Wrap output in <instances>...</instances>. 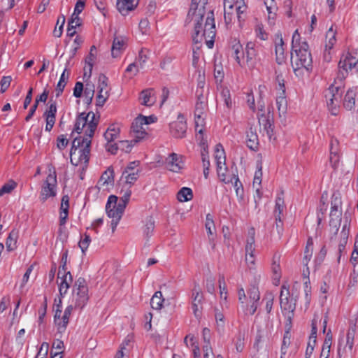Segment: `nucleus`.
<instances>
[{
  "label": "nucleus",
  "mask_w": 358,
  "mask_h": 358,
  "mask_svg": "<svg viewBox=\"0 0 358 358\" xmlns=\"http://www.w3.org/2000/svg\"><path fill=\"white\" fill-rule=\"evenodd\" d=\"M99 124V120L96 119L93 112L81 113L76 117L73 131L80 134L83 129L85 137H76L72 142L70 150L71 162L73 165L78 166L79 163H88L90 154L91 138L94 134Z\"/></svg>",
  "instance_id": "1"
},
{
  "label": "nucleus",
  "mask_w": 358,
  "mask_h": 358,
  "mask_svg": "<svg viewBox=\"0 0 358 358\" xmlns=\"http://www.w3.org/2000/svg\"><path fill=\"white\" fill-rule=\"evenodd\" d=\"M208 0H192L190 8L187 14V19L190 17L194 20L195 24L192 40L195 44L201 43L203 38L214 39L216 34L214 13L213 10L208 12L204 28H203V17L206 14V6Z\"/></svg>",
  "instance_id": "2"
},
{
  "label": "nucleus",
  "mask_w": 358,
  "mask_h": 358,
  "mask_svg": "<svg viewBox=\"0 0 358 358\" xmlns=\"http://www.w3.org/2000/svg\"><path fill=\"white\" fill-rule=\"evenodd\" d=\"M300 34L296 30L292 35L291 63L296 76L303 74V69L309 71L313 68V59L306 41L300 42Z\"/></svg>",
  "instance_id": "3"
},
{
  "label": "nucleus",
  "mask_w": 358,
  "mask_h": 358,
  "mask_svg": "<svg viewBox=\"0 0 358 358\" xmlns=\"http://www.w3.org/2000/svg\"><path fill=\"white\" fill-rule=\"evenodd\" d=\"M349 71L355 73L358 76V59L348 52L343 55L338 64V73L335 79V83L339 80L342 83L346 78Z\"/></svg>",
  "instance_id": "4"
},
{
  "label": "nucleus",
  "mask_w": 358,
  "mask_h": 358,
  "mask_svg": "<svg viewBox=\"0 0 358 358\" xmlns=\"http://www.w3.org/2000/svg\"><path fill=\"white\" fill-rule=\"evenodd\" d=\"M338 82L340 81L337 80L336 83L334 82L331 84L324 93L327 106L333 115H336L338 113L343 93L341 85H336ZM340 84H342V83H340Z\"/></svg>",
  "instance_id": "5"
},
{
  "label": "nucleus",
  "mask_w": 358,
  "mask_h": 358,
  "mask_svg": "<svg viewBox=\"0 0 358 358\" xmlns=\"http://www.w3.org/2000/svg\"><path fill=\"white\" fill-rule=\"evenodd\" d=\"M49 174L42 187L40 200L44 203L48 198L56 195L57 174L55 168H49Z\"/></svg>",
  "instance_id": "6"
},
{
  "label": "nucleus",
  "mask_w": 358,
  "mask_h": 358,
  "mask_svg": "<svg viewBox=\"0 0 358 358\" xmlns=\"http://www.w3.org/2000/svg\"><path fill=\"white\" fill-rule=\"evenodd\" d=\"M73 309V305L68 306L64 310L62 316V310L59 309H55L54 315V324L57 327V334L62 335L66 331Z\"/></svg>",
  "instance_id": "7"
},
{
  "label": "nucleus",
  "mask_w": 358,
  "mask_h": 358,
  "mask_svg": "<svg viewBox=\"0 0 358 358\" xmlns=\"http://www.w3.org/2000/svg\"><path fill=\"white\" fill-rule=\"evenodd\" d=\"M148 119L152 118V117H146L141 115L136 118H135L134 122H132L131 126V131L134 134V143H138L145 137V135H147V133L145 129L143 128V125H147L150 124V122H148Z\"/></svg>",
  "instance_id": "8"
},
{
  "label": "nucleus",
  "mask_w": 358,
  "mask_h": 358,
  "mask_svg": "<svg viewBox=\"0 0 358 358\" xmlns=\"http://www.w3.org/2000/svg\"><path fill=\"white\" fill-rule=\"evenodd\" d=\"M187 125L185 116L179 113L177 120L172 122L169 124L170 133L176 138H183L185 137Z\"/></svg>",
  "instance_id": "9"
},
{
  "label": "nucleus",
  "mask_w": 358,
  "mask_h": 358,
  "mask_svg": "<svg viewBox=\"0 0 358 358\" xmlns=\"http://www.w3.org/2000/svg\"><path fill=\"white\" fill-rule=\"evenodd\" d=\"M131 194V189H128L126 190L124 194L121 197L120 201L118 202V206L117 208L109 209L106 211L108 217L114 219H121L124 209L128 203L130 196Z\"/></svg>",
  "instance_id": "10"
},
{
  "label": "nucleus",
  "mask_w": 358,
  "mask_h": 358,
  "mask_svg": "<svg viewBox=\"0 0 358 358\" xmlns=\"http://www.w3.org/2000/svg\"><path fill=\"white\" fill-rule=\"evenodd\" d=\"M296 300L293 298L289 299V287L283 285L281 287L280 294V303L282 310L289 313L294 312L296 309Z\"/></svg>",
  "instance_id": "11"
},
{
  "label": "nucleus",
  "mask_w": 358,
  "mask_h": 358,
  "mask_svg": "<svg viewBox=\"0 0 358 358\" xmlns=\"http://www.w3.org/2000/svg\"><path fill=\"white\" fill-rule=\"evenodd\" d=\"M203 296L199 285L195 284L192 289V308L194 315L198 317L201 315L203 308Z\"/></svg>",
  "instance_id": "12"
},
{
  "label": "nucleus",
  "mask_w": 358,
  "mask_h": 358,
  "mask_svg": "<svg viewBox=\"0 0 358 358\" xmlns=\"http://www.w3.org/2000/svg\"><path fill=\"white\" fill-rule=\"evenodd\" d=\"M259 123L262 124L268 138L271 140L273 136V115L268 110L267 115L261 113L258 115Z\"/></svg>",
  "instance_id": "13"
},
{
  "label": "nucleus",
  "mask_w": 358,
  "mask_h": 358,
  "mask_svg": "<svg viewBox=\"0 0 358 358\" xmlns=\"http://www.w3.org/2000/svg\"><path fill=\"white\" fill-rule=\"evenodd\" d=\"M259 46L254 42H248L245 49L246 55V62L249 66L253 67L258 60L259 55Z\"/></svg>",
  "instance_id": "14"
},
{
  "label": "nucleus",
  "mask_w": 358,
  "mask_h": 358,
  "mask_svg": "<svg viewBox=\"0 0 358 358\" xmlns=\"http://www.w3.org/2000/svg\"><path fill=\"white\" fill-rule=\"evenodd\" d=\"M206 106V103L204 100H196L194 110L195 130L201 135H203V129L202 128L199 129V127L200 125H203V118L202 117V115L204 113Z\"/></svg>",
  "instance_id": "15"
},
{
  "label": "nucleus",
  "mask_w": 358,
  "mask_h": 358,
  "mask_svg": "<svg viewBox=\"0 0 358 358\" xmlns=\"http://www.w3.org/2000/svg\"><path fill=\"white\" fill-rule=\"evenodd\" d=\"M275 36V61L278 64L281 65L285 63L286 60L284 41L281 34H277Z\"/></svg>",
  "instance_id": "16"
},
{
  "label": "nucleus",
  "mask_w": 358,
  "mask_h": 358,
  "mask_svg": "<svg viewBox=\"0 0 358 358\" xmlns=\"http://www.w3.org/2000/svg\"><path fill=\"white\" fill-rule=\"evenodd\" d=\"M139 0H117L116 6L122 15H127L129 11L134 10L138 4Z\"/></svg>",
  "instance_id": "17"
},
{
  "label": "nucleus",
  "mask_w": 358,
  "mask_h": 358,
  "mask_svg": "<svg viewBox=\"0 0 358 358\" xmlns=\"http://www.w3.org/2000/svg\"><path fill=\"white\" fill-rule=\"evenodd\" d=\"M280 255L275 253L273 256L271 271L273 273V283L274 285H278L281 278V268L280 266Z\"/></svg>",
  "instance_id": "18"
},
{
  "label": "nucleus",
  "mask_w": 358,
  "mask_h": 358,
  "mask_svg": "<svg viewBox=\"0 0 358 358\" xmlns=\"http://www.w3.org/2000/svg\"><path fill=\"white\" fill-rule=\"evenodd\" d=\"M167 169L173 172H178L182 169V157L176 153H171L166 164Z\"/></svg>",
  "instance_id": "19"
},
{
  "label": "nucleus",
  "mask_w": 358,
  "mask_h": 358,
  "mask_svg": "<svg viewBox=\"0 0 358 358\" xmlns=\"http://www.w3.org/2000/svg\"><path fill=\"white\" fill-rule=\"evenodd\" d=\"M126 48V39L122 36H115L111 47V54L113 57H117Z\"/></svg>",
  "instance_id": "20"
},
{
  "label": "nucleus",
  "mask_w": 358,
  "mask_h": 358,
  "mask_svg": "<svg viewBox=\"0 0 358 358\" xmlns=\"http://www.w3.org/2000/svg\"><path fill=\"white\" fill-rule=\"evenodd\" d=\"M48 94H49V91L48 90L45 89L43 92L40 96H38L36 98L34 103L30 108L29 113L25 117L26 122H29L32 118V117L35 114V112L38 108V103L39 102L45 103L47 101Z\"/></svg>",
  "instance_id": "21"
},
{
  "label": "nucleus",
  "mask_w": 358,
  "mask_h": 358,
  "mask_svg": "<svg viewBox=\"0 0 358 358\" xmlns=\"http://www.w3.org/2000/svg\"><path fill=\"white\" fill-rule=\"evenodd\" d=\"M76 292L75 308H83L88 301V288L74 289Z\"/></svg>",
  "instance_id": "22"
},
{
  "label": "nucleus",
  "mask_w": 358,
  "mask_h": 358,
  "mask_svg": "<svg viewBox=\"0 0 358 358\" xmlns=\"http://www.w3.org/2000/svg\"><path fill=\"white\" fill-rule=\"evenodd\" d=\"M19 237V231L16 229H13L9 233L6 238V246L8 252L14 251L17 248V242Z\"/></svg>",
  "instance_id": "23"
},
{
  "label": "nucleus",
  "mask_w": 358,
  "mask_h": 358,
  "mask_svg": "<svg viewBox=\"0 0 358 358\" xmlns=\"http://www.w3.org/2000/svg\"><path fill=\"white\" fill-rule=\"evenodd\" d=\"M85 5V3L84 0H78L74 8V12L69 20V31H71L73 28L71 24L72 23H74L76 20H77L78 22L81 20L79 17V14L83 11Z\"/></svg>",
  "instance_id": "24"
},
{
  "label": "nucleus",
  "mask_w": 358,
  "mask_h": 358,
  "mask_svg": "<svg viewBox=\"0 0 358 358\" xmlns=\"http://www.w3.org/2000/svg\"><path fill=\"white\" fill-rule=\"evenodd\" d=\"M139 99L141 104L146 106H151L154 104L155 100L153 97V90L147 89L141 92Z\"/></svg>",
  "instance_id": "25"
},
{
  "label": "nucleus",
  "mask_w": 358,
  "mask_h": 358,
  "mask_svg": "<svg viewBox=\"0 0 358 358\" xmlns=\"http://www.w3.org/2000/svg\"><path fill=\"white\" fill-rule=\"evenodd\" d=\"M285 209L283 192H282L280 194L278 195L275 199V205L274 209V216L275 219L279 220L281 217V215L282 214L284 210Z\"/></svg>",
  "instance_id": "26"
},
{
  "label": "nucleus",
  "mask_w": 358,
  "mask_h": 358,
  "mask_svg": "<svg viewBox=\"0 0 358 358\" xmlns=\"http://www.w3.org/2000/svg\"><path fill=\"white\" fill-rule=\"evenodd\" d=\"M355 91L352 89H349L343 99V106L349 110H351L355 106Z\"/></svg>",
  "instance_id": "27"
},
{
  "label": "nucleus",
  "mask_w": 358,
  "mask_h": 358,
  "mask_svg": "<svg viewBox=\"0 0 358 358\" xmlns=\"http://www.w3.org/2000/svg\"><path fill=\"white\" fill-rule=\"evenodd\" d=\"M61 282L59 285V292L62 297L64 296L67 292L68 289L70 287V284L73 281V278L71 275H63L60 276Z\"/></svg>",
  "instance_id": "28"
},
{
  "label": "nucleus",
  "mask_w": 358,
  "mask_h": 358,
  "mask_svg": "<svg viewBox=\"0 0 358 358\" xmlns=\"http://www.w3.org/2000/svg\"><path fill=\"white\" fill-rule=\"evenodd\" d=\"M114 169L113 166H109L101 175L99 182L101 185H113L114 183Z\"/></svg>",
  "instance_id": "29"
},
{
  "label": "nucleus",
  "mask_w": 358,
  "mask_h": 358,
  "mask_svg": "<svg viewBox=\"0 0 358 358\" xmlns=\"http://www.w3.org/2000/svg\"><path fill=\"white\" fill-rule=\"evenodd\" d=\"M70 73L65 69L61 75L60 79L56 87V97H59L63 92L64 89L66 85L67 80L69 79Z\"/></svg>",
  "instance_id": "30"
},
{
  "label": "nucleus",
  "mask_w": 358,
  "mask_h": 358,
  "mask_svg": "<svg viewBox=\"0 0 358 358\" xmlns=\"http://www.w3.org/2000/svg\"><path fill=\"white\" fill-rule=\"evenodd\" d=\"M120 134V127L115 124L110 125L106 131L104 133V138L108 142L113 141Z\"/></svg>",
  "instance_id": "31"
},
{
  "label": "nucleus",
  "mask_w": 358,
  "mask_h": 358,
  "mask_svg": "<svg viewBox=\"0 0 358 358\" xmlns=\"http://www.w3.org/2000/svg\"><path fill=\"white\" fill-rule=\"evenodd\" d=\"M342 212H330L329 225L334 229V234H337L341 221Z\"/></svg>",
  "instance_id": "32"
},
{
  "label": "nucleus",
  "mask_w": 358,
  "mask_h": 358,
  "mask_svg": "<svg viewBox=\"0 0 358 358\" xmlns=\"http://www.w3.org/2000/svg\"><path fill=\"white\" fill-rule=\"evenodd\" d=\"M155 222L152 217H148L146 219V222L143 228V236L147 239L149 238L153 235L154 229L155 227Z\"/></svg>",
  "instance_id": "33"
},
{
  "label": "nucleus",
  "mask_w": 358,
  "mask_h": 358,
  "mask_svg": "<svg viewBox=\"0 0 358 358\" xmlns=\"http://www.w3.org/2000/svg\"><path fill=\"white\" fill-rule=\"evenodd\" d=\"M331 211L332 212H342L341 210V194L338 192H335L333 193L331 196Z\"/></svg>",
  "instance_id": "34"
},
{
  "label": "nucleus",
  "mask_w": 358,
  "mask_h": 358,
  "mask_svg": "<svg viewBox=\"0 0 358 358\" xmlns=\"http://www.w3.org/2000/svg\"><path fill=\"white\" fill-rule=\"evenodd\" d=\"M193 198L192 190L189 187H182L177 194V199L180 202L190 201Z\"/></svg>",
  "instance_id": "35"
},
{
  "label": "nucleus",
  "mask_w": 358,
  "mask_h": 358,
  "mask_svg": "<svg viewBox=\"0 0 358 358\" xmlns=\"http://www.w3.org/2000/svg\"><path fill=\"white\" fill-rule=\"evenodd\" d=\"M356 324H350L346 335V345L352 350L354 346V339L356 333Z\"/></svg>",
  "instance_id": "36"
},
{
  "label": "nucleus",
  "mask_w": 358,
  "mask_h": 358,
  "mask_svg": "<svg viewBox=\"0 0 358 358\" xmlns=\"http://www.w3.org/2000/svg\"><path fill=\"white\" fill-rule=\"evenodd\" d=\"M164 299L162 298V293L157 291L155 293L150 300V305L153 309L160 310L162 308V303Z\"/></svg>",
  "instance_id": "37"
},
{
  "label": "nucleus",
  "mask_w": 358,
  "mask_h": 358,
  "mask_svg": "<svg viewBox=\"0 0 358 358\" xmlns=\"http://www.w3.org/2000/svg\"><path fill=\"white\" fill-rule=\"evenodd\" d=\"M247 137V146L252 150H256L259 145L258 136L257 134L253 132L252 129H250V131L248 133Z\"/></svg>",
  "instance_id": "38"
},
{
  "label": "nucleus",
  "mask_w": 358,
  "mask_h": 358,
  "mask_svg": "<svg viewBox=\"0 0 358 358\" xmlns=\"http://www.w3.org/2000/svg\"><path fill=\"white\" fill-rule=\"evenodd\" d=\"M215 158L216 160V164L225 165V153L224 148L220 143L216 145Z\"/></svg>",
  "instance_id": "39"
},
{
  "label": "nucleus",
  "mask_w": 358,
  "mask_h": 358,
  "mask_svg": "<svg viewBox=\"0 0 358 358\" xmlns=\"http://www.w3.org/2000/svg\"><path fill=\"white\" fill-rule=\"evenodd\" d=\"M94 94V85L86 84L84 90L85 102L89 105L92 103Z\"/></svg>",
  "instance_id": "40"
},
{
  "label": "nucleus",
  "mask_w": 358,
  "mask_h": 358,
  "mask_svg": "<svg viewBox=\"0 0 358 358\" xmlns=\"http://www.w3.org/2000/svg\"><path fill=\"white\" fill-rule=\"evenodd\" d=\"M222 165L223 164H217V172L218 177L220 178L221 181L225 183L232 182V178H227L226 176L227 167L225 166V165Z\"/></svg>",
  "instance_id": "41"
},
{
  "label": "nucleus",
  "mask_w": 358,
  "mask_h": 358,
  "mask_svg": "<svg viewBox=\"0 0 358 358\" xmlns=\"http://www.w3.org/2000/svg\"><path fill=\"white\" fill-rule=\"evenodd\" d=\"M326 38L328 39V41L326 43V49H332L336 41V31L333 29L332 27L327 32Z\"/></svg>",
  "instance_id": "42"
},
{
  "label": "nucleus",
  "mask_w": 358,
  "mask_h": 358,
  "mask_svg": "<svg viewBox=\"0 0 358 358\" xmlns=\"http://www.w3.org/2000/svg\"><path fill=\"white\" fill-rule=\"evenodd\" d=\"M56 113H57V104L55 101H53L50 103L48 108L45 111L43 114V117L45 119H56Z\"/></svg>",
  "instance_id": "43"
},
{
  "label": "nucleus",
  "mask_w": 358,
  "mask_h": 358,
  "mask_svg": "<svg viewBox=\"0 0 358 358\" xmlns=\"http://www.w3.org/2000/svg\"><path fill=\"white\" fill-rule=\"evenodd\" d=\"M140 170L136 169V171L127 173L123 178H125V182L130 186L134 185L139 178Z\"/></svg>",
  "instance_id": "44"
},
{
  "label": "nucleus",
  "mask_w": 358,
  "mask_h": 358,
  "mask_svg": "<svg viewBox=\"0 0 358 358\" xmlns=\"http://www.w3.org/2000/svg\"><path fill=\"white\" fill-rule=\"evenodd\" d=\"M245 334L238 331L236 335V340L235 341L236 350L238 352H243L245 347Z\"/></svg>",
  "instance_id": "45"
},
{
  "label": "nucleus",
  "mask_w": 358,
  "mask_h": 358,
  "mask_svg": "<svg viewBox=\"0 0 358 358\" xmlns=\"http://www.w3.org/2000/svg\"><path fill=\"white\" fill-rule=\"evenodd\" d=\"M276 105L279 115L285 114L287 112V100L285 96H280L276 99Z\"/></svg>",
  "instance_id": "46"
},
{
  "label": "nucleus",
  "mask_w": 358,
  "mask_h": 358,
  "mask_svg": "<svg viewBox=\"0 0 358 358\" xmlns=\"http://www.w3.org/2000/svg\"><path fill=\"white\" fill-rule=\"evenodd\" d=\"M119 144V149L124 151L126 153H129L134 147V145L136 144L134 143V139L129 141H120L118 142Z\"/></svg>",
  "instance_id": "47"
},
{
  "label": "nucleus",
  "mask_w": 358,
  "mask_h": 358,
  "mask_svg": "<svg viewBox=\"0 0 358 358\" xmlns=\"http://www.w3.org/2000/svg\"><path fill=\"white\" fill-rule=\"evenodd\" d=\"M205 227L208 236L213 235V231L215 229V227L213 219V216L210 213L206 215Z\"/></svg>",
  "instance_id": "48"
},
{
  "label": "nucleus",
  "mask_w": 358,
  "mask_h": 358,
  "mask_svg": "<svg viewBox=\"0 0 358 358\" xmlns=\"http://www.w3.org/2000/svg\"><path fill=\"white\" fill-rule=\"evenodd\" d=\"M221 96L223 99L226 106L231 108L232 106V101L231 99L230 91L227 87L222 88L221 91Z\"/></svg>",
  "instance_id": "49"
},
{
  "label": "nucleus",
  "mask_w": 358,
  "mask_h": 358,
  "mask_svg": "<svg viewBox=\"0 0 358 358\" xmlns=\"http://www.w3.org/2000/svg\"><path fill=\"white\" fill-rule=\"evenodd\" d=\"M248 294L249 295V298L252 301L259 302L260 299V293L259 289L257 286L252 285L249 289Z\"/></svg>",
  "instance_id": "50"
},
{
  "label": "nucleus",
  "mask_w": 358,
  "mask_h": 358,
  "mask_svg": "<svg viewBox=\"0 0 358 358\" xmlns=\"http://www.w3.org/2000/svg\"><path fill=\"white\" fill-rule=\"evenodd\" d=\"M59 23H61L60 27H59L58 29H57L56 27L55 30L53 31V35L57 38H59L63 32V27L65 23V17L64 15H62L58 17L57 25H58Z\"/></svg>",
  "instance_id": "51"
},
{
  "label": "nucleus",
  "mask_w": 358,
  "mask_h": 358,
  "mask_svg": "<svg viewBox=\"0 0 358 358\" xmlns=\"http://www.w3.org/2000/svg\"><path fill=\"white\" fill-rule=\"evenodd\" d=\"M108 97V91L101 92L98 91V94L96 98V105L97 106L101 107L104 105L106 103L107 99Z\"/></svg>",
  "instance_id": "52"
},
{
  "label": "nucleus",
  "mask_w": 358,
  "mask_h": 358,
  "mask_svg": "<svg viewBox=\"0 0 358 358\" xmlns=\"http://www.w3.org/2000/svg\"><path fill=\"white\" fill-rule=\"evenodd\" d=\"M90 242L91 238L90 235L85 234L84 237L82 238L79 241V247L80 248L83 254H85V251L87 250Z\"/></svg>",
  "instance_id": "53"
},
{
  "label": "nucleus",
  "mask_w": 358,
  "mask_h": 358,
  "mask_svg": "<svg viewBox=\"0 0 358 358\" xmlns=\"http://www.w3.org/2000/svg\"><path fill=\"white\" fill-rule=\"evenodd\" d=\"M108 87V78L104 74H100L98 79V89L99 91L105 92L107 91Z\"/></svg>",
  "instance_id": "54"
},
{
  "label": "nucleus",
  "mask_w": 358,
  "mask_h": 358,
  "mask_svg": "<svg viewBox=\"0 0 358 358\" xmlns=\"http://www.w3.org/2000/svg\"><path fill=\"white\" fill-rule=\"evenodd\" d=\"M264 2L269 14V17H271V14H273L275 15V11L277 10V6L275 1L264 0Z\"/></svg>",
  "instance_id": "55"
},
{
  "label": "nucleus",
  "mask_w": 358,
  "mask_h": 358,
  "mask_svg": "<svg viewBox=\"0 0 358 358\" xmlns=\"http://www.w3.org/2000/svg\"><path fill=\"white\" fill-rule=\"evenodd\" d=\"M117 200V196L115 195H110L108 197V201L106 205V211L108 210L109 209L117 208L118 206Z\"/></svg>",
  "instance_id": "56"
},
{
  "label": "nucleus",
  "mask_w": 358,
  "mask_h": 358,
  "mask_svg": "<svg viewBox=\"0 0 358 358\" xmlns=\"http://www.w3.org/2000/svg\"><path fill=\"white\" fill-rule=\"evenodd\" d=\"M242 45L239 42L232 45V50L234 51L233 54L234 55L235 60L240 66H241V62L238 55L242 51Z\"/></svg>",
  "instance_id": "57"
},
{
  "label": "nucleus",
  "mask_w": 358,
  "mask_h": 358,
  "mask_svg": "<svg viewBox=\"0 0 358 358\" xmlns=\"http://www.w3.org/2000/svg\"><path fill=\"white\" fill-rule=\"evenodd\" d=\"M11 81H12V78L10 76L2 77L1 82H0L1 93H3L7 90V89L9 87V86L10 85Z\"/></svg>",
  "instance_id": "58"
},
{
  "label": "nucleus",
  "mask_w": 358,
  "mask_h": 358,
  "mask_svg": "<svg viewBox=\"0 0 358 358\" xmlns=\"http://www.w3.org/2000/svg\"><path fill=\"white\" fill-rule=\"evenodd\" d=\"M17 187V183L14 180H10L5 183L1 187V192L3 194L10 193Z\"/></svg>",
  "instance_id": "59"
},
{
  "label": "nucleus",
  "mask_w": 358,
  "mask_h": 358,
  "mask_svg": "<svg viewBox=\"0 0 358 358\" xmlns=\"http://www.w3.org/2000/svg\"><path fill=\"white\" fill-rule=\"evenodd\" d=\"M255 237H248L245 245V252H254L255 250Z\"/></svg>",
  "instance_id": "60"
},
{
  "label": "nucleus",
  "mask_w": 358,
  "mask_h": 358,
  "mask_svg": "<svg viewBox=\"0 0 358 358\" xmlns=\"http://www.w3.org/2000/svg\"><path fill=\"white\" fill-rule=\"evenodd\" d=\"M316 342H317L316 339L313 340V339L309 338V341L308 343V345H307L306 353H305L306 358L310 357V356L313 354V352L314 350V348L315 346Z\"/></svg>",
  "instance_id": "61"
},
{
  "label": "nucleus",
  "mask_w": 358,
  "mask_h": 358,
  "mask_svg": "<svg viewBox=\"0 0 358 358\" xmlns=\"http://www.w3.org/2000/svg\"><path fill=\"white\" fill-rule=\"evenodd\" d=\"M215 320L217 325L218 331H221L224 329V316L220 313L217 312L215 313Z\"/></svg>",
  "instance_id": "62"
},
{
  "label": "nucleus",
  "mask_w": 358,
  "mask_h": 358,
  "mask_svg": "<svg viewBox=\"0 0 358 358\" xmlns=\"http://www.w3.org/2000/svg\"><path fill=\"white\" fill-rule=\"evenodd\" d=\"M236 194L238 196V202L242 207H245L247 204V201L245 199L243 188L237 187Z\"/></svg>",
  "instance_id": "63"
},
{
  "label": "nucleus",
  "mask_w": 358,
  "mask_h": 358,
  "mask_svg": "<svg viewBox=\"0 0 358 358\" xmlns=\"http://www.w3.org/2000/svg\"><path fill=\"white\" fill-rule=\"evenodd\" d=\"M147 59H148V57L147 55L145 54V51L143 49H141L140 51H139V53H138V57L137 58V62L136 63L138 62V66L140 68H143L144 67V65L147 62Z\"/></svg>",
  "instance_id": "64"
}]
</instances>
